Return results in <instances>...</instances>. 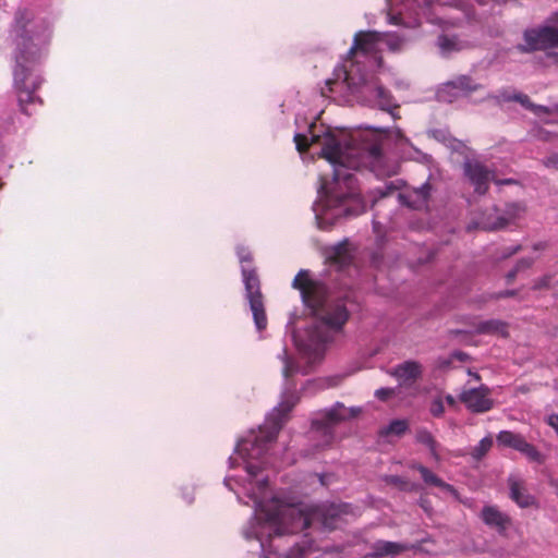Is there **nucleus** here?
I'll return each instance as SVG.
<instances>
[{
	"label": "nucleus",
	"instance_id": "4468645a",
	"mask_svg": "<svg viewBox=\"0 0 558 558\" xmlns=\"http://www.w3.org/2000/svg\"><path fill=\"white\" fill-rule=\"evenodd\" d=\"M389 374L396 377L401 385H411L421 378L423 368L416 361H405L389 371Z\"/></svg>",
	"mask_w": 558,
	"mask_h": 558
},
{
	"label": "nucleus",
	"instance_id": "c85d7f7f",
	"mask_svg": "<svg viewBox=\"0 0 558 558\" xmlns=\"http://www.w3.org/2000/svg\"><path fill=\"white\" fill-rule=\"evenodd\" d=\"M493 446V438L492 437H484L478 445H476L472 451L471 456L480 461L492 448Z\"/></svg>",
	"mask_w": 558,
	"mask_h": 558
},
{
	"label": "nucleus",
	"instance_id": "bb28decb",
	"mask_svg": "<svg viewBox=\"0 0 558 558\" xmlns=\"http://www.w3.org/2000/svg\"><path fill=\"white\" fill-rule=\"evenodd\" d=\"M340 508L331 506L327 509L326 513L323 514L322 524L328 530H333L338 526L340 518Z\"/></svg>",
	"mask_w": 558,
	"mask_h": 558
},
{
	"label": "nucleus",
	"instance_id": "de8ad7c7",
	"mask_svg": "<svg viewBox=\"0 0 558 558\" xmlns=\"http://www.w3.org/2000/svg\"><path fill=\"white\" fill-rule=\"evenodd\" d=\"M519 272L513 268L506 275L507 283H512Z\"/></svg>",
	"mask_w": 558,
	"mask_h": 558
},
{
	"label": "nucleus",
	"instance_id": "4d7b16f0",
	"mask_svg": "<svg viewBox=\"0 0 558 558\" xmlns=\"http://www.w3.org/2000/svg\"><path fill=\"white\" fill-rule=\"evenodd\" d=\"M551 22H558V13H555L551 19H550Z\"/></svg>",
	"mask_w": 558,
	"mask_h": 558
},
{
	"label": "nucleus",
	"instance_id": "f8f14e48",
	"mask_svg": "<svg viewBox=\"0 0 558 558\" xmlns=\"http://www.w3.org/2000/svg\"><path fill=\"white\" fill-rule=\"evenodd\" d=\"M480 517L487 526L495 529L500 535H505L512 524L511 518L496 506L483 507Z\"/></svg>",
	"mask_w": 558,
	"mask_h": 558
},
{
	"label": "nucleus",
	"instance_id": "58836bf2",
	"mask_svg": "<svg viewBox=\"0 0 558 558\" xmlns=\"http://www.w3.org/2000/svg\"><path fill=\"white\" fill-rule=\"evenodd\" d=\"M543 165L546 168H553L558 171V154H553L543 159Z\"/></svg>",
	"mask_w": 558,
	"mask_h": 558
},
{
	"label": "nucleus",
	"instance_id": "a878e982",
	"mask_svg": "<svg viewBox=\"0 0 558 558\" xmlns=\"http://www.w3.org/2000/svg\"><path fill=\"white\" fill-rule=\"evenodd\" d=\"M409 428L407 420H393L386 427L379 430V436L386 437L389 435L402 436Z\"/></svg>",
	"mask_w": 558,
	"mask_h": 558
},
{
	"label": "nucleus",
	"instance_id": "603ef678",
	"mask_svg": "<svg viewBox=\"0 0 558 558\" xmlns=\"http://www.w3.org/2000/svg\"><path fill=\"white\" fill-rule=\"evenodd\" d=\"M446 400H447V402H448L450 405H453V404H454V399H453V397H452V396H450V395H449V396H447V397H446Z\"/></svg>",
	"mask_w": 558,
	"mask_h": 558
},
{
	"label": "nucleus",
	"instance_id": "f257e3e1",
	"mask_svg": "<svg viewBox=\"0 0 558 558\" xmlns=\"http://www.w3.org/2000/svg\"><path fill=\"white\" fill-rule=\"evenodd\" d=\"M33 20V14L27 10H19L14 17L12 33L14 35L15 50L13 69L14 87L21 110L33 114L32 107L41 104V99L35 95L41 85V76L36 72V65L40 53L37 46L28 35L27 26Z\"/></svg>",
	"mask_w": 558,
	"mask_h": 558
},
{
	"label": "nucleus",
	"instance_id": "412c9836",
	"mask_svg": "<svg viewBox=\"0 0 558 558\" xmlns=\"http://www.w3.org/2000/svg\"><path fill=\"white\" fill-rule=\"evenodd\" d=\"M497 444L502 447L512 448L517 451H521L525 445V438L517 433L510 430H501L496 437Z\"/></svg>",
	"mask_w": 558,
	"mask_h": 558
},
{
	"label": "nucleus",
	"instance_id": "864d4df0",
	"mask_svg": "<svg viewBox=\"0 0 558 558\" xmlns=\"http://www.w3.org/2000/svg\"><path fill=\"white\" fill-rule=\"evenodd\" d=\"M248 445V441L247 440H244L242 444H240V450H246L247 449V446Z\"/></svg>",
	"mask_w": 558,
	"mask_h": 558
},
{
	"label": "nucleus",
	"instance_id": "f704fd0d",
	"mask_svg": "<svg viewBox=\"0 0 558 558\" xmlns=\"http://www.w3.org/2000/svg\"><path fill=\"white\" fill-rule=\"evenodd\" d=\"M553 280L551 275H545L542 278L534 281V284L532 287L533 290H543L550 287Z\"/></svg>",
	"mask_w": 558,
	"mask_h": 558
},
{
	"label": "nucleus",
	"instance_id": "9d476101",
	"mask_svg": "<svg viewBox=\"0 0 558 558\" xmlns=\"http://www.w3.org/2000/svg\"><path fill=\"white\" fill-rule=\"evenodd\" d=\"M489 389L486 386L464 390L460 395V401L475 413H484L493 409L494 401L489 398Z\"/></svg>",
	"mask_w": 558,
	"mask_h": 558
},
{
	"label": "nucleus",
	"instance_id": "a19ab883",
	"mask_svg": "<svg viewBox=\"0 0 558 558\" xmlns=\"http://www.w3.org/2000/svg\"><path fill=\"white\" fill-rule=\"evenodd\" d=\"M518 294L517 290H505L494 294V299L513 298Z\"/></svg>",
	"mask_w": 558,
	"mask_h": 558
},
{
	"label": "nucleus",
	"instance_id": "393cba45",
	"mask_svg": "<svg viewBox=\"0 0 558 558\" xmlns=\"http://www.w3.org/2000/svg\"><path fill=\"white\" fill-rule=\"evenodd\" d=\"M373 92L376 97L377 105L381 110L390 111L392 107L397 108V106L392 104L393 98L391 94L386 88L376 85L373 88Z\"/></svg>",
	"mask_w": 558,
	"mask_h": 558
},
{
	"label": "nucleus",
	"instance_id": "ddd939ff",
	"mask_svg": "<svg viewBox=\"0 0 558 558\" xmlns=\"http://www.w3.org/2000/svg\"><path fill=\"white\" fill-rule=\"evenodd\" d=\"M525 211V207L521 203L506 204L504 214L497 216L495 221L483 220L482 227L485 230L494 231L508 226L511 221L519 218Z\"/></svg>",
	"mask_w": 558,
	"mask_h": 558
},
{
	"label": "nucleus",
	"instance_id": "2f4dec72",
	"mask_svg": "<svg viewBox=\"0 0 558 558\" xmlns=\"http://www.w3.org/2000/svg\"><path fill=\"white\" fill-rule=\"evenodd\" d=\"M505 101H517L521 104L525 109L530 110L532 107V101L530 97L522 93H514L513 97H505Z\"/></svg>",
	"mask_w": 558,
	"mask_h": 558
},
{
	"label": "nucleus",
	"instance_id": "b1692460",
	"mask_svg": "<svg viewBox=\"0 0 558 558\" xmlns=\"http://www.w3.org/2000/svg\"><path fill=\"white\" fill-rule=\"evenodd\" d=\"M280 359L283 363L282 375L287 380H289L291 377L299 373L303 375L307 374L306 371L301 368L296 361H294L288 355L286 350H283L282 355H280Z\"/></svg>",
	"mask_w": 558,
	"mask_h": 558
},
{
	"label": "nucleus",
	"instance_id": "f03ea898",
	"mask_svg": "<svg viewBox=\"0 0 558 558\" xmlns=\"http://www.w3.org/2000/svg\"><path fill=\"white\" fill-rule=\"evenodd\" d=\"M360 154L359 148L352 146L349 142H341L333 134L328 133L323 141L322 156L333 167V183L339 189L343 184L349 190L347 194H340L336 189L330 192L331 196L344 206L343 215L345 217L359 216L365 210L363 203L355 192V178L350 172L351 169L360 167L357 159Z\"/></svg>",
	"mask_w": 558,
	"mask_h": 558
},
{
	"label": "nucleus",
	"instance_id": "a211bd4d",
	"mask_svg": "<svg viewBox=\"0 0 558 558\" xmlns=\"http://www.w3.org/2000/svg\"><path fill=\"white\" fill-rule=\"evenodd\" d=\"M432 191L433 187L428 182H425L420 187L412 189L404 195L408 206L413 209L425 208L430 198Z\"/></svg>",
	"mask_w": 558,
	"mask_h": 558
},
{
	"label": "nucleus",
	"instance_id": "ea45409f",
	"mask_svg": "<svg viewBox=\"0 0 558 558\" xmlns=\"http://www.w3.org/2000/svg\"><path fill=\"white\" fill-rule=\"evenodd\" d=\"M530 111H532L536 116L548 114L550 112L549 108L542 106V105H535V104H532Z\"/></svg>",
	"mask_w": 558,
	"mask_h": 558
},
{
	"label": "nucleus",
	"instance_id": "c9c22d12",
	"mask_svg": "<svg viewBox=\"0 0 558 558\" xmlns=\"http://www.w3.org/2000/svg\"><path fill=\"white\" fill-rule=\"evenodd\" d=\"M429 411L436 417L441 416L444 414V412H445V407H444L442 401L440 399L434 400L432 405H430Z\"/></svg>",
	"mask_w": 558,
	"mask_h": 558
},
{
	"label": "nucleus",
	"instance_id": "37998d69",
	"mask_svg": "<svg viewBox=\"0 0 558 558\" xmlns=\"http://www.w3.org/2000/svg\"><path fill=\"white\" fill-rule=\"evenodd\" d=\"M245 469L247 473L253 477L257 476L260 472V466L254 463H247Z\"/></svg>",
	"mask_w": 558,
	"mask_h": 558
},
{
	"label": "nucleus",
	"instance_id": "7c9ffc66",
	"mask_svg": "<svg viewBox=\"0 0 558 558\" xmlns=\"http://www.w3.org/2000/svg\"><path fill=\"white\" fill-rule=\"evenodd\" d=\"M343 378H344L343 375H332V376L318 378V379H316L315 383L319 389L333 388V387L339 386L342 383Z\"/></svg>",
	"mask_w": 558,
	"mask_h": 558
},
{
	"label": "nucleus",
	"instance_id": "72a5a7b5",
	"mask_svg": "<svg viewBox=\"0 0 558 558\" xmlns=\"http://www.w3.org/2000/svg\"><path fill=\"white\" fill-rule=\"evenodd\" d=\"M396 395V389L393 388H379L375 391V397L380 401H388Z\"/></svg>",
	"mask_w": 558,
	"mask_h": 558
},
{
	"label": "nucleus",
	"instance_id": "0eeeda50",
	"mask_svg": "<svg viewBox=\"0 0 558 558\" xmlns=\"http://www.w3.org/2000/svg\"><path fill=\"white\" fill-rule=\"evenodd\" d=\"M523 38L525 44L517 47L520 52L529 53L555 48L558 47V28L553 26L530 28L524 32Z\"/></svg>",
	"mask_w": 558,
	"mask_h": 558
},
{
	"label": "nucleus",
	"instance_id": "f3484780",
	"mask_svg": "<svg viewBox=\"0 0 558 558\" xmlns=\"http://www.w3.org/2000/svg\"><path fill=\"white\" fill-rule=\"evenodd\" d=\"M409 548L408 545L397 542L377 541L373 544V551L368 556L371 558L395 557L407 551Z\"/></svg>",
	"mask_w": 558,
	"mask_h": 558
},
{
	"label": "nucleus",
	"instance_id": "39448f33",
	"mask_svg": "<svg viewBox=\"0 0 558 558\" xmlns=\"http://www.w3.org/2000/svg\"><path fill=\"white\" fill-rule=\"evenodd\" d=\"M266 520L276 525L275 536L294 534L307 529L311 519L299 508L274 502V509L266 511Z\"/></svg>",
	"mask_w": 558,
	"mask_h": 558
},
{
	"label": "nucleus",
	"instance_id": "5fc2aeb1",
	"mask_svg": "<svg viewBox=\"0 0 558 558\" xmlns=\"http://www.w3.org/2000/svg\"><path fill=\"white\" fill-rule=\"evenodd\" d=\"M396 173H397V168H396V167H395L392 170H389V171L387 172V174H388V175H393V174H396Z\"/></svg>",
	"mask_w": 558,
	"mask_h": 558
},
{
	"label": "nucleus",
	"instance_id": "c756f323",
	"mask_svg": "<svg viewBox=\"0 0 558 558\" xmlns=\"http://www.w3.org/2000/svg\"><path fill=\"white\" fill-rule=\"evenodd\" d=\"M520 452L523 453L532 462H537L541 464L545 460L544 456L537 450V448L527 441Z\"/></svg>",
	"mask_w": 558,
	"mask_h": 558
},
{
	"label": "nucleus",
	"instance_id": "5701e85b",
	"mask_svg": "<svg viewBox=\"0 0 558 558\" xmlns=\"http://www.w3.org/2000/svg\"><path fill=\"white\" fill-rule=\"evenodd\" d=\"M445 86L446 88L459 89L463 93H472L481 87L478 84L474 83V81L468 75H460L454 80L448 82Z\"/></svg>",
	"mask_w": 558,
	"mask_h": 558
},
{
	"label": "nucleus",
	"instance_id": "7ed1b4c3",
	"mask_svg": "<svg viewBox=\"0 0 558 558\" xmlns=\"http://www.w3.org/2000/svg\"><path fill=\"white\" fill-rule=\"evenodd\" d=\"M292 287L301 292L305 306L327 327L340 330L349 319V312L342 301L327 302L325 284L313 280L308 270H300L293 279Z\"/></svg>",
	"mask_w": 558,
	"mask_h": 558
},
{
	"label": "nucleus",
	"instance_id": "8fccbe9b",
	"mask_svg": "<svg viewBox=\"0 0 558 558\" xmlns=\"http://www.w3.org/2000/svg\"><path fill=\"white\" fill-rule=\"evenodd\" d=\"M505 97H513V94H510L507 90L500 92L499 98L505 101Z\"/></svg>",
	"mask_w": 558,
	"mask_h": 558
},
{
	"label": "nucleus",
	"instance_id": "4c0bfd02",
	"mask_svg": "<svg viewBox=\"0 0 558 558\" xmlns=\"http://www.w3.org/2000/svg\"><path fill=\"white\" fill-rule=\"evenodd\" d=\"M386 482L391 485H396L401 487L402 489H405L408 486V482L403 480L401 476L398 475H390L386 478Z\"/></svg>",
	"mask_w": 558,
	"mask_h": 558
},
{
	"label": "nucleus",
	"instance_id": "2eb2a0df",
	"mask_svg": "<svg viewBox=\"0 0 558 558\" xmlns=\"http://www.w3.org/2000/svg\"><path fill=\"white\" fill-rule=\"evenodd\" d=\"M326 260L331 266H336L339 269H342L349 266L353 256L350 252L348 241H342L335 246L329 247L326 251Z\"/></svg>",
	"mask_w": 558,
	"mask_h": 558
},
{
	"label": "nucleus",
	"instance_id": "49530a36",
	"mask_svg": "<svg viewBox=\"0 0 558 558\" xmlns=\"http://www.w3.org/2000/svg\"><path fill=\"white\" fill-rule=\"evenodd\" d=\"M369 155L375 159H379L381 156V149L379 146L373 145L369 147Z\"/></svg>",
	"mask_w": 558,
	"mask_h": 558
},
{
	"label": "nucleus",
	"instance_id": "473e14b6",
	"mask_svg": "<svg viewBox=\"0 0 558 558\" xmlns=\"http://www.w3.org/2000/svg\"><path fill=\"white\" fill-rule=\"evenodd\" d=\"M294 142H295L296 148L300 153L307 151L311 146V143L308 142L307 136L304 134H300V133L295 134Z\"/></svg>",
	"mask_w": 558,
	"mask_h": 558
},
{
	"label": "nucleus",
	"instance_id": "bf43d9fd",
	"mask_svg": "<svg viewBox=\"0 0 558 558\" xmlns=\"http://www.w3.org/2000/svg\"><path fill=\"white\" fill-rule=\"evenodd\" d=\"M556 62H557V64H558V56H557Z\"/></svg>",
	"mask_w": 558,
	"mask_h": 558
},
{
	"label": "nucleus",
	"instance_id": "dca6fc26",
	"mask_svg": "<svg viewBox=\"0 0 558 558\" xmlns=\"http://www.w3.org/2000/svg\"><path fill=\"white\" fill-rule=\"evenodd\" d=\"M379 36L376 32H359L354 36L353 46L350 49V54L362 52L364 54L371 53L375 50Z\"/></svg>",
	"mask_w": 558,
	"mask_h": 558
},
{
	"label": "nucleus",
	"instance_id": "20e7f679",
	"mask_svg": "<svg viewBox=\"0 0 558 558\" xmlns=\"http://www.w3.org/2000/svg\"><path fill=\"white\" fill-rule=\"evenodd\" d=\"M299 400L300 398L295 391L294 385L282 393L280 403L269 414L265 425L259 430V435L255 437V445L259 449L263 450L266 444L277 438L280 429L289 418V413L293 410Z\"/></svg>",
	"mask_w": 558,
	"mask_h": 558
},
{
	"label": "nucleus",
	"instance_id": "09e8293b",
	"mask_svg": "<svg viewBox=\"0 0 558 558\" xmlns=\"http://www.w3.org/2000/svg\"><path fill=\"white\" fill-rule=\"evenodd\" d=\"M295 549H298L299 555H300L301 557H304V556H305V548H304V547H301V546L296 545V546H295ZM289 556H295V555H294V548H292V549H291V551L289 553Z\"/></svg>",
	"mask_w": 558,
	"mask_h": 558
},
{
	"label": "nucleus",
	"instance_id": "6e6d98bb",
	"mask_svg": "<svg viewBox=\"0 0 558 558\" xmlns=\"http://www.w3.org/2000/svg\"><path fill=\"white\" fill-rule=\"evenodd\" d=\"M514 181L512 179H507L505 181H500L499 183H505V184H511L513 183Z\"/></svg>",
	"mask_w": 558,
	"mask_h": 558
},
{
	"label": "nucleus",
	"instance_id": "13d9d810",
	"mask_svg": "<svg viewBox=\"0 0 558 558\" xmlns=\"http://www.w3.org/2000/svg\"><path fill=\"white\" fill-rule=\"evenodd\" d=\"M316 142H318V136L313 135L312 136V143H316Z\"/></svg>",
	"mask_w": 558,
	"mask_h": 558
},
{
	"label": "nucleus",
	"instance_id": "aec40b11",
	"mask_svg": "<svg viewBox=\"0 0 558 558\" xmlns=\"http://www.w3.org/2000/svg\"><path fill=\"white\" fill-rule=\"evenodd\" d=\"M412 469L417 470L424 481L425 484L439 487L442 490L449 492V493H456V489L452 485L444 482L440 477H438L436 474H434L426 466L415 463L412 465Z\"/></svg>",
	"mask_w": 558,
	"mask_h": 558
},
{
	"label": "nucleus",
	"instance_id": "9b49d317",
	"mask_svg": "<svg viewBox=\"0 0 558 558\" xmlns=\"http://www.w3.org/2000/svg\"><path fill=\"white\" fill-rule=\"evenodd\" d=\"M509 487V498L517 504L518 507L525 509L537 506L536 498L531 495L522 478L517 475H509L507 480Z\"/></svg>",
	"mask_w": 558,
	"mask_h": 558
},
{
	"label": "nucleus",
	"instance_id": "4be33fe9",
	"mask_svg": "<svg viewBox=\"0 0 558 558\" xmlns=\"http://www.w3.org/2000/svg\"><path fill=\"white\" fill-rule=\"evenodd\" d=\"M415 439L417 442L426 446L429 449L430 456L435 459V461L440 460V456L438 453L439 445L429 430L426 428H418L415 434Z\"/></svg>",
	"mask_w": 558,
	"mask_h": 558
},
{
	"label": "nucleus",
	"instance_id": "3c124183",
	"mask_svg": "<svg viewBox=\"0 0 558 558\" xmlns=\"http://www.w3.org/2000/svg\"><path fill=\"white\" fill-rule=\"evenodd\" d=\"M546 247V245L544 243H537L533 246V248L535 251H538V250H544Z\"/></svg>",
	"mask_w": 558,
	"mask_h": 558
},
{
	"label": "nucleus",
	"instance_id": "1a4fd4ad",
	"mask_svg": "<svg viewBox=\"0 0 558 558\" xmlns=\"http://www.w3.org/2000/svg\"><path fill=\"white\" fill-rule=\"evenodd\" d=\"M463 173L474 186L475 192L481 195L488 191L489 181L494 177L493 171L477 160H465Z\"/></svg>",
	"mask_w": 558,
	"mask_h": 558
},
{
	"label": "nucleus",
	"instance_id": "423d86ee",
	"mask_svg": "<svg viewBox=\"0 0 558 558\" xmlns=\"http://www.w3.org/2000/svg\"><path fill=\"white\" fill-rule=\"evenodd\" d=\"M242 276L254 323L256 328L262 331L267 327V316L260 292L259 278L253 266L245 265L242 266Z\"/></svg>",
	"mask_w": 558,
	"mask_h": 558
},
{
	"label": "nucleus",
	"instance_id": "a18cd8bd",
	"mask_svg": "<svg viewBox=\"0 0 558 558\" xmlns=\"http://www.w3.org/2000/svg\"><path fill=\"white\" fill-rule=\"evenodd\" d=\"M547 423L550 427L555 429L558 435V414H551L547 418Z\"/></svg>",
	"mask_w": 558,
	"mask_h": 558
},
{
	"label": "nucleus",
	"instance_id": "e433bc0d",
	"mask_svg": "<svg viewBox=\"0 0 558 558\" xmlns=\"http://www.w3.org/2000/svg\"><path fill=\"white\" fill-rule=\"evenodd\" d=\"M534 264V259L533 258H530V257H523L521 259H519L515 264V266L513 267L518 272H521L525 269H529L530 267H532V265Z\"/></svg>",
	"mask_w": 558,
	"mask_h": 558
},
{
	"label": "nucleus",
	"instance_id": "c03bdc74",
	"mask_svg": "<svg viewBox=\"0 0 558 558\" xmlns=\"http://www.w3.org/2000/svg\"><path fill=\"white\" fill-rule=\"evenodd\" d=\"M240 262L243 265L245 266H252V262H253V257L251 255V253L248 252H243L240 254Z\"/></svg>",
	"mask_w": 558,
	"mask_h": 558
},
{
	"label": "nucleus",
	"instance_id": "79ce46f5",
	"mask_svg": "<svg viewBox=\"0 0 558 558\" xmlns=\"http://www.w3.org/2000/svg\"><path fill=\"white\" fill-rule=\"evenodd\" d=\"M520 251H521V245H515V246L507 247V248L504 250L501 258H508V257L517 254Z\"/></svg>",
	"mask_w": 558,
	"mask_h": 558
},
{
	"label": "nucleus",
	"instance_id": "6e6552de",
	"mask_svg": "<svg viewBox=\"0 0 558 558\" xmlns=\"http://www.w3.org/2000/svg\"><path fill=\"white\" fill-rule=\"evenodd\" d=\"M361 408L347 409L343 403L337 402L332 408L326 410L320 418L313 421L312 425L317 432L327 435L329 440L332 439V429L339 423L349 418L356 417L361 413Z\"/></svg>",
	"mask_w": 558,
	"mask_h": 558
},
{
	"label": "nucleus",
	"instance_id": "6ab92c4d",
	"mask_svg": "<svg viewBox=\"0 0 558 558\" xmlns=\"http://www.w3.org/2000/svg\"><path fill=\"white\" fill-rule=\"evenodd\" d=\"M475 332L478 335L497 336L501 338L509 337V324L500 319H488L475 325Z\"/></svg>",
	"mask_w": 558,
	"mask_h": 558
},
{
	"label": "nucleus",
	"instance_id": "cd10ccee",
	"mask_svg": "<svg viewBox=\"0 0 558 558\" xmlns=\"http://www.w3.org/2000/svg\"><path fill=\"white\" fill-rule=\"evenodd\" d=\"M438 47L444 53H450L461 49L459 39L456 36L447 35H441L438 37Z\"/></svg>",
	"mask_w": 558,
	"mask_h": 558
}]
</instances>
